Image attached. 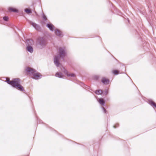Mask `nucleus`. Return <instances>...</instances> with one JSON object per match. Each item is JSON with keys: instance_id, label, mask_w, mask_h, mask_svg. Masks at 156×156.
Instances as JSON below:
<instances>
[{"instance_id": "20e7f679", "label": "nucleus", "mask_w": 156, "mask_h": 156, "mask_svg": "<svg viewBox=\"0 0 156 156\" xmlns=\"http://www.w3.org/2000/svg\"><path fill=\"white\" fill-rule=\"evenodd\" d=\"M64 73L66 75L68 76H70L72 77H75V74L73 73H69L67 70L65 69L64 71Z\"/></svg>"}, {"instance_id": "f03ea898", "label": "nucleus", "mask_w": 156, "mask_h": 156, "mask_svg": "<svg viewBox=\"0 0 156 156\" xmlns=\"http://www.w3.org/2000/svg\"><path fill=\"white\" fill-rule=\"evenodd\" d=\"M25 70L27 74L31 75H32L33 74L36 72L35 69L29 67H27L25 68Z\"/></svg>"}, {"instance_id": "0eeeda50", "label": "nucleus", "mask_w": 156, "mask_h": 156, "mask_svg": "<svg viewBox=\"0 0 156 156\" xmlns=\"http://www.w3.org/2000/svg\"><path fill=\"white\" fill-rule=\"evenodd\" d=\"M149 104L154 108H156V103L152 101H150L149 102Z\"/></svg>"}, {"instance_id": "412c9836", "label": "nucleus", "mask_w": 156, "mask_h": 156, "mask_svg": "<svg viewBox=\"0 0 156 156\" xmlns=\"http://www.w3.org/2000/svg\"><path fill=\"white\" fill-rule=\"evenodd\" d=\"M32 25L35 28H36V27L37 26V25L35 23H32Z\"/></svg>"}, {"instance_id": "2eb2a0df", "label": "nucleus", "mask_w": 156, "mask_h": 156, "mask_svg": "<svg viewBox=\"0 0 156 156\" xmlns=\"http://www.w3.org/2000/svg\"><path fill=\"white\" fill-rule=\"evenodd\" d=\"M103 93V91L101 90H96L95 93L97 94H101Z\"/></svg>"}, {"instance_id": "dca6fc26", "label": "nucleus", "mask_w": 156, "mask_h": 156, "mask_svg": "<svg viewBox=\"0 0 156 156\" xmlns=\"http://www.w3.org/2000/svg\"><path fill=\"white\" fill-rule=\"evenodd\" d=\"M55 76L57 77H59L60 78H62L63 76L62 73H56L55 74Z\"/></svg>"}, {"instance_id": "f8f14e48", "label": "nucleus", "mask_w": 156, "mask_h": 156, "mask_svg": "<svg viewBox=\"0 0 156 156\" xmlns=\"http://www.w3.org/2000/svg\"><path fill=\"white\" fill-rule=\"evenodd\" d=\"M112 73L115 75H117L119 73V71L117 69H113L112 71Z\"/></svg>"}, {"instance_id": "aec40b11", "label": "nucleus", "mask_w": 156, "mask_h": 156, "mask_svg": "<svg viewBox=\"0 0 156 156\" xmlns=\"http://www.w3.org/2000/svg\"><path fill=\"white\" fill-rule=\"evenodd\" d=\"M102 108H103V110L104 111V113H106L107 112V111L106 110V109H105V108L103 107Z\"/></svg>"}, {"instance_id": "7ed1b4c3", "label": "nucleus", "mask_w": 156, "mask_h": 156, "mask_svg": "<svg viewBox=\"0 0 156 156\" xmlns=\"http://www.w3.org/2000/svg\"><path fill=\"white\" fill-rule=\"evenodd\" d=\"M32 76V78L36 80L40 79L42 76L41 75L40 73L36 72L33 74Z\"/></svg>"}, {"instance_id": "a211bd4d", "label": "nucleus", "mask_w": 156, "mask_h": 156, "mask_svg": "<svg viewBox=\"0 0 156 156\" xmlns=\"http://www.w3.org/2000/svg\"><path fill=\"white\" fill-rule=\"evenodd\" d=\"M3 19L5 21H8V20L9 18L8 17L5 16L3 18Z\"/></svg>"}, {"instance_id": "6ab92c4d", "label": "nucleus", "mask_w": 156, "mask_h": 156, "mask_svg": "<svg viewBox=\"0 0 156 156\" xmlns=\"http://www.w3.org/2000/svg\"><path fill=\"white\" fill-rule=\"evenodd\" d=\"M6 81L8 84H10V83L11 82V81L10 80L9 78H7L6 79Z\"/></svg>"}, {"instance_id": "f3484780", "label": "nucleus", "mask_w": 156, "mask_h": 156, "mask_svg": "<svg viewBox=\"0 0 156 156\" xmlns=\"http://www.w3.org/2000/svg\"><path fill=\"white\" fill-rule=\"evenodd\" d=\"M25 11L26 12V13L27 14L31 13L32 12L31 10L30 9H25Z\"/></svg>"}, {"instance_id": "6e6552de", "label": "nucleus", "mask_w": 156, "mask_h": 156, "mask_svg": "<svg viewBox=\"0 0 156 156\" xmlns=\"http://www.w3.org/2000/svg\"><path fill=\"white\" fill-rule=\"evenodd\" d=\"M98 101L99 103L102 105H103L105 103V100L102 98H99Z\"/></svg>"}, {"instance_id": "ddd939ff", "label": "nucleus", "mask_w": 156, "mask_h": 156, "mask_svg": "<svg viewBox=\"0 0 156 156\" xmlns=\"http://www.w3.org/2000/svg\"><path fill=\"white\" fill-rule=\"evenodd\" d=\"M55 32L57 36H61V32L58 30H55Z\"/></svg>"}, {"instance_id": "4be33fe9", "label": "nucleus", "mask_w": 156, "mask_h": 156, "mask_svg": "<svg viewBox=\"0 0 156 156\" xmlns=\"http://www.w3.org/2000/svg\"><path fill=\"white\" fill-rule=\"evenodd\" d=\"M43 18L45 20H47V18L45 16H43Z\"/></svg>"}, {"instance_id": "1a4fd4ad", "label": "nucleus", "mask_w": 156, "mask_h": 156, "mask_svg": "<svg viewBox=\"0 0 156 156\" xmlns=\"http://www.w3.org/2000/svg\"><path fill=\"white\" fill-rule=\"evenodd\" d=\"M47 27L51 30H53L54 29V26L51 23L48 24L47 25Z\"/></svg>"}, {"instance_id": "39448f33", "label": "nucleus", "mask_w": 156, "mask_h": 156, "mask_svg": "<svg viewBox=\"0 0 156 156\" xmlns=\"http://www.w3.org/2000/svg\"><path fill=\"white\" fill-rule=\"evenodd\" d=\"M102 82L105 84H108L109 83V80L105 78H103L101 80Z\"/></svg>"}, {"instance_id": "f257e3e1", "label": "nucleus", "mask_w": 156, "mask_h": 156, "mask_svg": "<svg viewBox=\"0 0 156 156\" xmlns=\"http://www.w3.org/2000/svg\"><path fill=\"white\" fill-rule=\"evenodd\" d=\"M10 84L17 89L23 91L24 90V88L20 84V80L19 79H14L11 80Z\"/></svg>"}, {"instance_id": "4468645a", "label": "nucleus", "mask_w": 156, "mask_h": 156, "mask_svg": "<svg viewBox=\"0 0 156 156\" xmlns=\"http://www.w3.org/2000/svg\"><path fill=\"white\" fill-rule=\"evenodd\" d=\"M27 50L30 52H32L33 51V48L32 47L30 46H28L27 47Z\"/></svg>"}, {"instance_id": "9b49d317", "label": "nucleus", "mask_w": 156, "mask_h": 156, "mask_svg": "<svg viewBox=\"0 0 156 156\" xmlns=\"http://www.w3.org/2000/svg\"><path fill=\"white\" fill-rule=\"evenodd\" d=\"M9 10L10 12H17L18 11V10L17 9L13 7L9 8Z\"/></svg>"}, {"instance_id": "9d476101", "label": "nucleus", "mask_w": 156, "mask_h": 156, "mask_svg": "<svg viewBox=\"0 0 156 156\" xmlns=\"http://www.w3.org/2000/svg\"><path fill=\"white\" fill-rule=\"evenodd\" d=\"M60 57H63L65 55V52L63 50L62 48L59 49Z\"/></svg>"}, {"instance_id": "423d86ee", "label": "nucleus", "mask_w": 156, "mask_h": 156, "mask_svg": "<svg viewBox=\"0 0 156 156\" xmlns=\"http://www.w3.org/2000/svg\"><path fill=\"white\" fill-rule=\"evenodd\" d=\"M59 58L58 57H55L54 58V62L57 66H59L60 65V63L59 62Z\"/></svg>"}]
</instances>
